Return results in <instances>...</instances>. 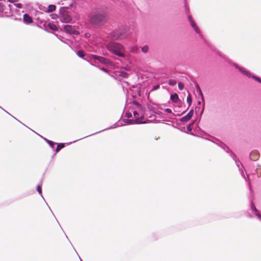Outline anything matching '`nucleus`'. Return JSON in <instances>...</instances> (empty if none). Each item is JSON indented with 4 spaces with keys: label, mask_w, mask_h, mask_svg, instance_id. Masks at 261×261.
<instances>
[{
    "label": "nucleus",
    "mask_w": 261,
    "mask_h": 261,
    "mask_svg": "<svg viewBox=\"0 0 261 261\" xmlns=\"http://www.w3.org/2000/svg\"><path fill=\"white\" fill-rule=\"evenodd\" d=\"M255 80L261 83V80L259 78L256 76H252Z\"/></svg>",
    "instance_id": "5701e85b"
},
{
    "label": "nucleus",
    "mask_w": 261,
    "mask_h": 261,
    "mask_svg": "<svg viewBox=\"0 0 261 261\" xmlns=\"http://www.w3.org/2000/svg\"><path fill=\"white\" fill-rule=\"evenodd\" d=\"M178 88L180 90H182L184 88V86L182 83L178 84Z\"/></svg>",
    "instance_id": "6ab92c4d"
},
{
    "label": "nucleus",
    "mask_w": 261,
    "mask_h": 261,
    "mask_svg": "<svg viewBox=\"0 0 261 261\" xmlns=\"http://www.w3.org/2000/svg\"><path fill=\"white\" fill-rule=\"evenodd\" d=\"M107 49L115 55L123 57V47L119 44L115 42H110L107 45Z\"/></svg>",
    "instance_id": "f257e3e1"
},
{
    "label": "nucleus",
    "mask_w": 261,
    "mask_h": 261,
    "mask_svg": "<svg viewBox=\"0 0 261 261\" xmlns=\"http://www.w3.org/2000/svg\"><path fill=\"white\" fill-rule=\"evenodd\" d=\"M67 3L71 7H75V3L73 0H67Z\"/></svg>",
    "instance_id": "9b49d317"
},
{
    "label": "nucleus",
    "mask_w": 261,
    "mask_h": 261,
    "mask_svg": "<svg viewBox=\"0 0 261 261\" xmlns=\"http://www.w3.org/2000/svg\"><path fill=\"white\" fill-rule=\"evenodd\" d=\"M66 22H68L71 20V18H70V17L67 16L66 15Z\"/></svg>",
    "instance_id": "412c9836"
},
{
    "label": "nucleus",
    "mask_w": 261,
    "mask_h": 261,
    "mask_svg": "<svg viewBox=\"0 0 261 261\" xmlns=\"http://www.w3.org/2000/svg\"><path fill=\"white\" fill-rule=\"evenodd\" d=\"M165 112L168 113H171L172 110L170 109H166L165 110Z\"/></svg>",
    "instance_id": "4be33fe9"
},
{
    "label": "nucleus",
    "mask_w": 261,
    "mask_h": 261,
    "mask_svg": "<svg viewBox=\"0 0 261 261\" xmlns=\"http://www.w3.org/2000/svg\"><path fill=\"white\" fill-rule=\"evenodd\" d=\"M193 110H191L186 116L181 118V121L182 122H187L189 121L193 116Z\"/></svg>",
    "instance_id": "7ed1b4c3"
},
{
    "label": "nucleus",
    "mask_w": 261,
    "mask_h": 261,
    "mask_svg": "<svg viewBox=\"0 0 261 261\" xmlns=\"http://www.w3.org/2000/svg\"><path fill=\"white\" fill-rule=\"evenodd\" d=\"M169 84L171 86H174L176 84V82L175 81H170L169 82Z\"/></svg>",
    "instance_id": "f3484780"
},
{
    "label": "nucleus",
    "mask_w": 261,
    "mask_h": 261,
    "mask_svg": "<svg viewBox=\"0 0 261 261\" xmlns=\"http://www.w3.org/2000/svg\"><path fill=\"white\" fill-rule=\"evenodd\" d=\"M134 116L135 117V122L137 123H145L144 121H142L140 118H139V114L136 112H134Z\"/></svg>",
    "instance_id": "423d86ee"
},
{
    "label": "nucleus",
    "mask_w": 261,
    "mask_h": 261,
    "mask_svg": "<svg viewBox=\"0 0 261 261\" xmlns=\"http://www.w3.org/2000/svg\"><path fill=\"white\" fill-rule=\"evenodd\" d=\"M236 68H238L241 72H242L243 74H245L246 75H247L248 76H250V73L248 71H247L245 69L243 68H240L238 66H236Z\"/></svg>",
    "instance_id": "0eeeda50"
},
{
    "label": "nucleus",
    "mask_w": 261,
    "mask_h": 261,
    "mask_svg": "<svg viewBox=\"0 0 261 261\" xmlns=\"http://www.w3.org/2000/svg\"><path fill=\"white\" fill-rule=\"evenodd\" d=\"M8 1L12 3H15V2H18V0H8Z\"/></svg>",
    "instance_id": "b1692460"
},
{
    "label": "nucleus",
    "mask_w": 261,
    "mask_h": 261,
    "mask_svg": "<svg viewBox=\"0 0 261 261\" xmlns=\"http://www.w3.org/2000/svg\"><path fill=\"white\" fill-rule=\"evenodd\" d=\"M187 102L189 103V105L190 106L192 102V98L191 97V95L189 94V96L187 97Z\"/></svg>",
    "instance_id": "ddd939ff"
},
{
    "label": "nucleus",
    "mask_w": 261,
    "mask_h": 261,
    "mask_svg": "<svg viewBox=\"0 0 261 261\" xmlns=\"http://www.w3.org/2000/svg\"><path fill=\"white\" fill-rule=\"evenodd\" d=\"M47 143H48V144L52 147V148H54V146L55 144V143L54 142H53V141H49V140H48L47 141Z\"/></svg>",
    "instance_id": "dca6fc26"
},
{
    "label": "nucleus",
    "mask_w": 261,
    "mask_h": 261,
    "mask_svg": "<svg viewBox=\"0 0 261 261\" xmlns=\"http://www.w3.org/2000/svg\"><path fill=\"white\" fill-rule=\"evenodd\" d=\"M23 21L25 23L30 24L33 22V19L28 14H25L23 15Z\"/></svg>",
    "instance_id": "20e7f679"
},
{
    "label": "nucleus",
    "mask_w": 261,
    "mask_h": 261,
    "mask_svg": "<svg viewBox=\"0 0 261 261\" xmlns=\"http://www.w3.org/2000/svg\"><path fill=\"white\" fill-rule=\"evenodd\" d=\"M171 99L175 102H176L178 100V96L177 94H174L171 96Z\"/></svg>",
    "instance_id": "1a4fd4ad"
},
{
    "label": "nucleus",
    "mask_w": 261,
    "mask_h": 261,
    "mask_svg": "<svg viewBox=\"0 0 261 261\" xmlns=\"http://www.w3.org/2000/svg\"><path fill=\"white\" fill-rule=\"evenodd\" d=\"M106 15L103 14H98L92 17L91 21L94 23H98L105 20Z\"/></svg>",
    "instance_id": "f03ea898"
},
{
    "label": "nucleus",
    "mask_w": 261,
    "mask_h": 261,
    "mask_svg": "<svg viewBox=\"0 0 261 261\" xmlns=\"http://www.w3.org/2000/svg\"><path fill=\"white\" fill-rule=\"evenodd\" d=\"M1 5H2V4H1V3H0V6H1Z\"/></svg>",
    "instance_id": "bb28decb"
},
{
    "label": "nucleus",
    "mask_w": 261,
    "mask_h": 261,
    "mask_svg": "<svg viewBox=\"0 0 261 261\" xmlns=\"http://www.w3.org/2000/svg\"><path fill=\"white\" fill-rule=\"evenodd\" d=\"M77 54H78L79 56L80 57H83L84 56V53L82 52V51H78Z\"/></svg>",
    "instance_id": "a211bd4d"
},
{
    "label": "nucleus",
    "mask_w": 261,
    "mask_h": 261,
    "mask_svg": "<svg viewBox=\"0 0 261 261\" xmlns=\"http://www.w3.org/2000/svg\"><path fill=\"white\" fill-rule=\"evenodd\" d=\"M77 34V32L72 29L71 25H66V33Z\"/></svg>",
    "instance_id": "39448f33"
},
{
    "label": "nucleus",
    "mask_w": 261,
    "mask_h": 261,
    "mask_svg": "<svg viewBox=\"0 0 261 261\" xmlns=\"http://www.w3.org/2000/svg\"><path fill=\"white\" fill-rule=\"evenodd\" d=\"M141 50L143 53H146L148 51V47L147 46H144L142 47Z\"/></svg>",
    "instance_id": "f8f14e48"
},
{
    "label": "nucleus",
    "mask_w": 261,
    "mask_h": 261,
    "mask_svg": "<svg viewBox=\"0 0 261 261\" xmlns=\"http://www.w3.org/2000/svg\"><path fill=\"white\" fill-rule=\"evenodd\" d=\"M192 25L193 27H194V28H195V24H194L192 23Z\"/></svg>",
    "instance_id": "393cba45"
},
{
    "label": "nucleus",
    "mask_w": 261,
    "mask_h": 261,
    "mask_svg": "<svg viewBox=\"0 0 261 261\" xmlns=\"http://www.w3.org/2000/svg\"><path fill=\"white\" fill-rule=\"evenodd\" d=\"M14 5L17 8H22V5L21 4H20V3L14 4Z\"/></svg>",
    "instance_id": "aec40b11"
},
{
    "label": "nucleus",
    "mask_w": 261,
    "mask_h": 261,
    "mask_svg": "<svg viewBox=\"0 0 261 261\" xmlns=\"http://www.w3.org/2000/svg\"><path fill=\"white\" fill-rule=\"evenodd\" d=\"M37 190L38 192V193L40 194H42V190H41V186L40 185H38L37 187Z\"/></svg>",
    "instance_id": "2eb2a0df"
},
{
    "label": "nucleus",
    "mask_w": 261,
    "mask_h": 261,
    "mask_svg": "<svg viewBox=\"0 0 261 261\" xmlns=\"http://www.w3.org/2000/svg\"><path fill=\"white\" fill-rule=\"evenodd\" d=\"M65 147L64 143H60L57 145V147L56 149V151L58 152L61 148H63Z\"/></svg>",
    "instance_id": "9d476101"
},
{
    "label": "nucleus",
    "mask_w": 261,
    "mask_h": 261,
    "mask_svg": "<svg viewBox=\"0 0 261 261\" xmlns=\"http://www.w3.org/2000/svg\"><path fill=\"white\" fill-rule=\"evenodd\" d=\"M48 26H49V28L53 30H55L57 28V27L54 24L49 23L48 24Z\"/></svg>",
    "instance_id": "4468645a"
},
{
    "label": "nucleus",
    "mask_w": 261,
    "mask_h": 261,
    "mask_svg": "<svg viewBox=\"0 0 261 261\" xmlns=\"http://www.w3.org/2000/svg\"><path fill=\"white\" fill-rule=\"evenodd\" d=\"M56 6L54 5H50L48 6L47 9L46 10L47 12H51L54 11L56 10Z\"/></svg>",
    "instance_id": "6e6552de"
},
{
    "label": "nucleus",
    "mask_w": 261,
    "mask_h": 261,
    "mask_svg": "<svg viewBox=\"0 0 261 261\" xmlns=\"http://www.w3.org/2000/svg\"><path fill=\"white\" fill-rule=\"evenodd\" d=\"M63 28H64V29H65V25H64V26H63Z\"/></svg>",
    "instance_id": "a878e982"
}]
</instances>
